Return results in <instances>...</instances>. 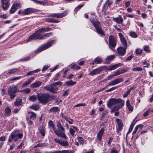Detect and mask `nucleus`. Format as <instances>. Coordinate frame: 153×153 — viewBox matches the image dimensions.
Segmentation results:
<instances>
[{
  "label": "nucleus",
  "mask_w": 153,
  "mask_h": 153,
  "mask_svg": "<svg viewBox=\"0 0 153 153\" xmlns=\"http://www.w3.org/2000/svg\"><path fill=\"white\" fill-rule=\"evenodd\" d=\"M90 21L93 24L97 33L103 36L105 35L102 28L101 24L100 22L97 20H95L92 18L90 19Z\"/></svg>",
  "instance_id": "obj_1"
},
{
  "label": "nucleus",
  "mask_w": 153,
  "mask_h": 153,
  "mask_svg": "<svg viewBox=\"0 0 153 153\" xmlns=\"http://www.w3.org/2000/svg\"><path fill=\"white\" fill-rule=\"evenodd\" d=\"M62 84L61 82H54L53 84L48 86L45 87L44 88H45L50 92L53 93H56L59 87H60Z\"/></svg>",
  "instance_id": "obj_2"
},
{
  "label": "nucleus",
  "mask_w": 153,
  "mask_h": 153,
  "mask_svg": "<svg viewBox=\"0 0 153 153\" xmlns=\"http://www.w3.org/2000/svg\"><path fill=\"white\" fill-rule=\"evenodd\" d=\"M57 126L58 129H54V132L58 137L66 139V136L63 132L64 131V128L59 122L57 123Z\"/></svg>",
  "instance_id": "obj_3"
},
{
  "label": "nucleus",
  "mask_w": 153,
  "mask_h": 153,
  "mask_svg": "<svg viewBox=\"0 0 153 153\" xmlns=\"http://www.w3.org/2000/svg\"><path fill=\"white\" fill-rule=\"evenodd\" d=\"M44 32L43 28L39 29L36 31L32 35L29 37V39L27 41V42H29L32 40L39 39L42 35L40 33Z\"/></svg>",
  "instance_id": "obj_4"
},
{
  "label": "nucleus",
  "mask_w": 153,
  "mask_h": 153,
  "mask_svg": "<svg viewBox=\"0 0 153 153\" xmlns=\"http://www.w3.org/2000/svg\"><path fill=\"white\" fill-rule=\"evenodd\" d=\"M18 92L16 86L12 85L10 86L8 89V93L10 96V99L11 100L14 99L16 96L15 94Z\"/></svg>",
  "instance_id": "obj_5"
},
{
  "label": "nucleus",
  "mask_w": 153,
  "mask_h": 153,
  "mask_svg": "<svg viewBox=\"0 0 153 153\" xmlns=\"http://www.w3.org/2000/svg\"><path fill=\"white\" fill-rule=\"evenodd\" d=\"M124 100L121 98H112L109 100L108 102H107V105L109 108H111L113 105L120 103V102H122Z\"/></svg>",
  "instance_id": "obj_6"
},
{
  "label": "nucleus",
  "mask_w": 153,
  "mask_h": 153,
  "mask_svg": "<svg viewBox=\"0 0 153 153\" xmlns=\"http://www.w3.org/2000/svg\"><path fill=\"white\" fill-rule=\"evenodd\" d=\"M55 41V40H52L50 42H49L47 43L46 44L42 45L39 48L37 49L35 51V53H39L48 48L51 46L52 44Z\"/></svg>",
  "instance_id": "obj_7"
},
{
  "label": "nucleus",
  "mask_w": 153,
  "mask_h": 153,
  "mask_svg": "<svg viewBox=\"0 0 153 153\" xmlns=\"http://www.w3.org/2000/svg\"><path fill=\"white\" fill-rule=\"evenodd\" d=\"M37 97L41 103H47L48 101L50 96L49 94H42L41 95L37 94Z\"/></svg>",
  "instance_id": "obj_8"
},
{
  "label": "nucleus",
  "mask_w": 153,
  "mask_h": 153,
  "mask_svg": "<svg viewBox=\"0 0 153 153\" xmlns=\"http://www.w3.org/2000/svg\"><path fill=\"white\" fill-rule=\"evenodd\" d=\"M109 47L110 48H114L117 44V40L115 37L112 35L109 36Z\"/></svg>",
  "instance_id": "obj_9"
},
{
  "label": "nucleus",
  "mask_w": 153,
  "mask_h": 153,
  "mask_svg": "<svg viewBox=\"0 0 153 153\" xmlns=\"http://www.w3.org/2000/svg\"><path fill=\"white\" fill-rule=\"evenodd\" d=\"M121 63H119L114 65L109 66L108 67H107L106 66H100V67L101 68H102V71L103 70H107L108 71H111L115 69L118 67L121 66Z\"/></svg>",
  "instance_id": "obj_10"
},
{
  "label": "nucleus",
  "mask_w": 153,
  "mask_h": 153,
  "mask_svg": "<svg viewBox=\"0 0 153 153\" xmlns=\"http://www.w3.org/2000/svg\"><path fill=\"white\" fill-rule=\"evenodd\" d=\"M116 121L118 124L117 127L116 129V132L117 133H119L122 130L123 126V123L122 120L120 119L116 118Z\"/></svg>",
  "instance_id": "obj_11"
},
{
  "label": "nucleus",
  "mask_w": 153,
  "mask_h": 153,
  "mask_svg": "<svg viewBox=\"0 0 153 153\" xmlns=\"http://www.w3.org/2000/svg\"><path fill=\"white\" fill-rule=\"evenodd\" d=\"M123 78H117L110 82L107 86L114 85L123 82Z\"/></svg>",
  "instance_id": "obj_12"
},
{
  "label": "nucleus",
  "mask_w": 153,
  "mask_h": 153,
  "mask_svg": "<svg viewBox=\"0 0 153 153\" xmlns=\"http://www.w3.org/2000/svg\"><path fill=\"white\" fill-rule=\"evenodd\" d=\"M37 10L32 8H29L26 9L22 11V15H28L37 12Z\"/></svg>",
  "instance_id": "obj_13"
},
{
  "label": "nucleus",
  "mask_w": 153,
  "mask_h": 153,
  "mask_svg": "<svg viewBox=\"0 0 153 153\" xmlns=\"http://www.w3.org/2000/svg\"><path fill=\"white\" fill-rule=\"evenodd\" d=\"M120 104H118L117 105L114 106L111 110V113H113L114 111H118L119 109L122 108L124 105L125 101H123L122 102L120 103Z\"/></svg>",
  "instance_id": "obj_14"
},
{
  "label": "nucleus",
  "mask_w": 153,
  "mask_h": 153,
  "mask_svg": "<svg viewBox=\"0 0 153 153\" xmlns=\"http://www.w3.org/2000/svg\"><path fill=\"white\" fill-rule=\"evenodd\" d=\"M118 35L120 37L121 43L123 46V47L127 48V42L123 35L121 33H118Z\"/></svg>",
  "instance_id": "obj_15"
},
{
  "label": "nucleus",
  "mask_w": 153,
  "mask_h": 153,
  "mask_svg": "<svg viewBox=\"0 0 153 153\" xmlns=\"http://www.w3.org/2000/svg\"><path fill=\"white\" fill-rule=\"evenodd\" d=\"M127 48H125L123 46H120L117 49L118 53L121 56H124L126 53V50Z\"/></svg>",
  "instance_id": "obj_16"
},
{
  "label": "nucleus",
  "mask_w": 153,
  "mask_h": 153,
  "mask_svg": "<svg viewBox=\"0 0 153 153\" xmlns=\"http://www.w3.org/2000/svg\"><path fill=\"white\" fill-rule=\"evenodd\" d=\"M1 2L2 4V8L4 10H6L9 7V0H1Z\"/></svg>",
  "instance_id": "obj_17"
},
{
  "label": "nucleus",
  "mask_w": 153,
  "mask_h": 153,
  "mask_svg": "<svg viewBox=\"0 0 153 153\" xmlns=\"http://www.w3.org/2000/svg\"><path fill=\"white\" fill-rule=\"evenodd\" d=\"M66 15V13L64 12L61 13H53L50 14L49 16L59 18H62Z\"/></svg>",
  "instance_id": "obj_18"
},
{
  "label": "nucleus",
  "mask_w": 153,
  "mask_h": 153,
  "mask_svg": "<svg viewBox=\"0 0 153 153\" xmlns=\"http://www.w3.org/2000/svg\"><path fill=\"white\" fill-rule=\"evenodd\" d=\"M69 67L71 69L74 71L78 70L81 68L80 67L77 65V64L74 63L71 64L70 65H69Z\"/></svg>",
  "instance_id": "obj_19"
},
{
  "label": "nucleus",
  "mask_w": 153,
  "mask_h": 153,
  "mask_svg": "<svg viewBox=\"0 0 153 153\" xmlns=\"http://www.w3.org/2000/svg\"><path fill=\"white\" fill-rule=\"evenodd\" d=\"M113 20L118 24H122L123 22L122 17L120 16L117 18H113Z\"/></svg>",
  "instance_id": "obj_20"
},
{
  "label": "nucleus",
  "mask_w": 153,
  "mask_h": 153,
  "mask_svg": "<svg viewBox=\"0 0 153 153\" xmlns=\"http://www.w3.org/2000/svg\"><path fill=\"white\" fill-rule=\"evenodd\" d=\"M109 1V0H107L105 2L102 9L101 11L102 13H104V14L105 13L108 9L107 4Z\"/></svg>",
  "instance_id": "obj_21"
},
{
  "label": "nucleus",
  "mask_w": 153,
  "mask_h": 153,
  "mask_svg": "<svg viewBox=\"0 0 153 153\" xmlns=\"http://www.w3.org/2000/svg\"><path fill=\"white\" fill-rule=\"evenodd\" d=\"M42 84V82L39 81H38L31 84L30 87L31 88H37L40 86Z\"/></svg>",
  "instance_id": "obj_22"
},
{
  "label": "nucleus",
  "mask_w": 153,
  "mask_h": 153,
  "mask_svg": "<svg viewBox=\"0 0 153 153\" xmlns=\"http://www.w3.org/2000/svg\"><path fill=\"white\" fill-rule=\"evenodd\" d=\"M102 60L100 57H97L95 58L93 62L91 63H90V64L94 65L95 63L97 64H100L102 62Z\"/></svg>",
  "instance_id": "obj_23"
},
{
  "label": "nucleus",
  "mask_w": 153,
  "mask_h": 153,
  "mask_svg": "<svg viewBox=\"0 0 153 153\" xmlns=\"http://www.w3.org/2000/svg\"><path fill=\"white\" fill-rule=\"evenodd\" d=\"M22 100L21 99L19 100H16V101L14 102V105L16 106H19L22 105Z\"/></svg>",
  "instance_id": "obj_24"
},
{
  "label": "nucleus",
  "mask_w": 153,
  "mask_h": 153,
  "mask_svg": "<svg viewBox=\"0 0 153 153\" xmlns=\"http://www.w3.org/2000/svg\"><path fill=\"white\" fill-rule=\"evenodd\" d=\"M52 34V33H45L44 35H42L41 36L40 38H39V39H44L46 38L51 36Z\"/></svg>",
  "instance_id": "obj_25"
},
{
  "label": "nucleus",
  "mask_w": 153,
  "mask_h": 153,
  "mask_svg": "<svg viewBox=\"0 0 153 153\" xmlns=\"http://www.w3.org/2000/svg\"><path fill=\"white\" fill-rule=\"evenodd\" d=\"M34 77H31L30 79H28L27 82H26L23 84V86H25L28 85L32 81L34 80Z\"/></svg>",
  "instance_id": "obj_26"
},
{
  "label": "nucleus",
  "mask_w": 153,
  "mask_h": 153,
  "mask_svg": "<svg viewBox=\"0 0 153 153\" xmlns=\"http://www.w3.org/2000/svg\"><path fill=\"white\" fill-rule=\"evenodd\" d=\"M59 110V108L56 107H54L51 108L49 109V112L53 113H56Z\"/></svg>",
  "instance_id": "obj_27"
},
{
  "label": "nucleus",
  "mask_w": 153,
  "mask_h": 153,
  "mask_svg": "<svg viewBox=\"0 0 153 153\" xmlns=\"http://www.w3.org/2000/svg\"><path fill=\"white\" fill-rule=\"evenodd\" d=\"M134 125H135L134 124V123L133 124L131 123V125H130V126L129 128L128 129V131L126 134V137H127V135L128 134H129L130 132H131V131H132Z\"/></svg>",
  "instance_id": "obj_28"
},
{
  "label": "nucleus",
  "mask_w": 153,
  "mask_h": 153,
  "mask_svg": "<svg viewBox=\"0 0 153 153\" xmlns=\"http://www.w3.org/2000/svg\"><path fill=\"white\" fill-rule=\"evenodd\" d=\"M84 5V3H83L80 5H79L77 7H76L74 11L76 13Z\"/></svg>",
  "instance_id": "obj_29"
},
{
  "label": "nucleus",
  "mask_w": 153,
  "mask_h": 153,
  "mask_svg": "<svg viewBox=\"0 0 153 153\" xmlns=\"http://www.w3.org/2000/svg\"><path fill=\"white\" fill-rule=\"evenodd\" d=\"M76 83V82L73 81L72 80L68 81V86H73Z\"/></svg>",
  "instance_id": "obj_30"
},
{
  "label": "nucleus",
  "mask_w": 153,
  "mask_h": 153,
  "mask_svg": "<svg viewBox=\"0 0 153 153\" xmlns=\"http://www.w3.org/2000/svg\"><path fill=\"white\" fill-rule=\"evenodd\" d=\"M129 35L131 37L134 38H137L138 36L137 34L134 31L130 32Z\"/></svg>",
  "instance_id": "obj_31"
},
{
  "label": "nucleus",
  "mask_w": 153,
  "mask_h": 153,
  "mask_svg": "<svg viewBox=\"0 0 153 153\" xmlns=\"http://www.w3.org/2000/svg\"><path fill=\"white\" fill-rule=\"evenodd\" d=\"M39 106L37 105H33L30 106V108L31 109H33L35 110H37L39 109Z\"/></svg>",
  "instance_id": "obj_32"
},
{
  "label": "nucleus",
  "mask_w": 153,
  "mask_h": 153,
  "mask_svg": "<svg viewBox=\"0 0 153 153\" xmlns=\"http://www.w3.org/2000/svg\"><path fill=\"white\" fill-rule=\"evenodd\" d=\"M12 5L14 6L15 9L17 10V9H19L21 7L20 4L18 3H14Z\"/></svg>",
  "instance_id": "obj_33"
},
{
  "label": "nucleus",
  "mask_w": 153,
  "mask_h": 153,
  "mask_svg": "<svg viewBox=\"0 0 153 153\" xmlns=\"http://www.w3.org/2000/svg\"><path fill=\"white\" fill-rule=\"evenodd\" d=\"M115 57L114 55H112L109 56H108L105 59L106 61H111Z\"/></svg>",
  "instance_id": "obj_34"
},
{
  "label": "nucleus",
  "mask_w": 153,
  "mask_h": 153,
  "mask_svg": "<svg viewBox=\"0 0 153 153\" xmlns=\"http://www.w3.org/2000/svg\"><path fill=\"white\" fill-rule=\"evenodd\" d=\"M77 139L81 144L83 145L84 144V139L82 137H77Z\"/></svg>",
  "instance_id": "obj_35"
},
{
  "label": "nucleus",
  "mask_w": 153,
  "mask_h": 153,
  "mask_svg": "<svg viewBox=\"0 0 153 153\" xmlns=\"http://www.w3.org/2000/svg\"><path fill=\"white\" fill-rule=\"evenodd\" d=\"M16 72V69H12L10 70L7 73V74L9 75L13 74Z\"/></svg>",
  "instance_id": "obj_36"
},
{
  "label": "nucleus",
  "mask_w": 153,
  "mask_h": 153,
  "mask_svg": "<svg viewBox=\"0 0 153 153\" xmlns=\"http://www.w3.org/2000/svg\"><path fill=\"white\" fill-rule=\"evenodd\" d=\"M29 99L30 100L33 102L36 100V96L34 95H33L32 96L29 97Z\"/></svg>",
  "instance_id": "obj_37"
},
{
  "label": "nucleus",
  "mask_w": 153,
  "mask_h": 153,
  "mask_svg": "<svg viewBox=\"0 0 153 153\" xmlns=\"http://www.w3.org/2000/svg\"><path fill=\"white\" fill-rule=\"evenodd\" d=\"M143 50L148 53H149L150 52L149 47L148 45L144 46Z\"/></svg>",
  "instance_id": "obj_38"
},
{
  "label": "nucleus",
  "mask_w": 153,
  "mask_h": 153,
  "mask_svg": "<svg viewBox=\"0 0 153 153\" xmlns=\"http://www.w3.org/2000/svg\"><path fill=\"white\" fill-rule=\"evenodd\" d=\"M11 112V109L8 107H7L5 109V113L6 115L8 116Z\"/></svg>",
  "instance_id": "obj_39"
},
{
  "label": "nucleus",
  "mask_w": 153,
  "mask_h": 153,
  "mask_svg": "<svg viewBox=\"0 0 153 153\" xmlns=\"http://www.w3.org/2000/svg\"><path fill=\"white\" fill-rule=\"evenodd\" d=\"M102 136V134H100L99 133H98L97 136V139L98 141H101Z\"/></svg>",
  "instance_id": "obj_40"
},
{
  "label": "nucleus",
  "mask_w": 153,
  "mask_h": 153,
  "mask_svg": "<svg viewBox=\"0 0 153 153\" xmlns=\"http://www.w3.org/2000/svg\"><path fill=\"white\" fill-rule=\"evenodd\" d=\"M118 88V87L117 86H115L114 87H113L109 89L105 90V91L106 92H111V91H113V90L116 89V88Z\"/></svg>",
  "instance_id": "obj_41"
},
{
  "label": "nucleus",
  "mask_w": 153,
  "mask_h": 153,
  "mask_svg": "<svg viewBox=\"0 0 153 153\" xmlns=\"http://www.w3.org/2000/svg\"><path fill=\"white\" fill-rule=\"evenodd\" d=\"M70 133L71 134V136L73 137H74L75 136H76L74 134V133H75V131L72 128H70L69 129Z\"/></svg>",
  "instance_id": "obj_42"
},
{
  "label": "nucleus",
  "mask_w": 153,
  "mask_h": 153,
  "mask_svg": "<svg viewBox=\"0 0 153 153\" xmlns=\"http://www.w3.org/2000/svg\"><path fill=\"white\" fill-rule=\"evenodd\" d=\"M142 68L141 67L134 68H133L132 70L133 71H141L142 70Z\"/></svg>",
  "instance_id": "obj_43"
},
{
  "label": "nucleus",
  "mask_w": 153,
  "mask_h": 153,
  "mask_svg": "<svg viewBox=\"0 0 153 153\" xmlns=\"http://www.w3.org/2000/svg\"><path fill=\"white\" fill-rule=\"evenodd\" d=\"M39 3L40 4L45 5H47L48 4V2L47 1L45 0L43 1H39Z\"/></svg>",
  "instance_id": "obj_44"
},
{
  "label": "nucleus",
  "mask_w": 153,
  "mask_h": 153,
  "mask_svg": "<svg viewBox=\"0 0 153 153\" xmlns=\"http://www.w3.org/2000/svg\"><path fill=\"white\" fill-rule=\"evenodd\" d=\"M31 90L29 88H27L23 90L22 91V92H23L24 93L26 94H28L31 91Z\"/></svg>",
  "instance_id": "obj_45"
},
{
  "label": "nucleus",
  "mask_w": 153,
  "mask_h": 153,
  "mask_svg": "<svg viewBox=\"0 0 153 153\" xmlns=\"http://www.w3.org/2000/svg\"><path fill=\"white\" fill-rule=\"evenodd\" d=\"M142 50L140 48H137L135 51V53L137 55L141 54Z\"/></svg>",
  "instance_id": "obj_46"
},
{
  "label": "nucleus",
  "mask_w": 153,
  "mask_h": 153,
  "mask_svg": "<svg viewBox=\"0 0 153 153\" xmlns=\"http://www.w3.org/2000/svg\"><path fill=\"white\" fill-rule=\"evenodd\" d=\"M16 9H15V7H14V6H12L10 10V13H15V12L16 10Z\"/></svg>",
  "instance_id": "obj_47"
},
{
  "label": "nucleus",
  "mask_w": 153,
  "mask_h": 153,
  "mask_svg": "<svg viewBox=\"0 0 153 153\" xmlns=\"http://www.w3.org/2000/svg\"><path fill=\"white\" fill-rule=\"evenodd\" d=\"M95 70L96 71L97 74H99L101 71H102V68H101L100 67L95 69Z\"/></svg>",
  "instance_id": "obj_48"
},
{
  "label": "nucleus",
  "mask_w": 153,
  "mask_h": 153,
  "mask_svg": "<svg viewBox=\"0 0 153 153\" xmlns=\"http://www.w3.org/2000/svg\"><path fill=\"white\" fill-rule=\"evenodd\" d=\"M32 114L30 116V119H32L33 120H34L36 118V114L33 112H30Z\"/></svg>",
  "instance_id": "obj_49"
},
{
  "label": "nucleus",
  "mask_w": 153,
  "mask_h": 153,
  "mask_svg": "<svg viewBox=\"0 0 153 153\" xmlns=\"http://www.w3.org/2000/svg\"><path fill=\"white\" fill-rule=\"evenodd\" d=\"M39 132L41 134L42 136H44L45 135V131L43 128H42L40 130Z\"/></svg>",
  "instance_id": "obj_50"
},
{
  "label": "nucleus",
  "mask_w": 153,
  "mask_h": 153,
  "mask_svg": "<svg viewBox=\"0 0 153 153\" xmlns=\"http://www.w3.org/2000/svg\"><path fill=\"white\" fill-rule=\"evenodd\" d=\"M53 153H67V151L66 150L56 151L54 152Z\"/></svg>",
  "instance_id": "obj_51"
},
{
  "label": "nucleus",
  "mask_w": 153,
  "mask_h": 153,
  "mask_svg": "<svg viewBox=\"0 0 153 153\" xmlns=\"http://www.w3.org/2000/svg\"><path fill=\"white\" fill-rule=\"evenodd\" d=\"M86 105V104L85 103H79L76 105H75L74 106V107H77L80 106H85Z\"/></svg>",
  "instance_id": "obj_52"
},
{
  "label": "nucleus",
  "mask_w": 153,
  "mask_h": 153,
  "mask_svg": "<svg viewBox=\"0 0 153 153\" xmlns=\"http://www.w3.org/2000/svg\"><path fill=\"white\" fill-rule=\"evenodd\" d=\"M128 68H127L126 69L125 68L123 69H121L120 71V72L121 73V74H123V73H126V72H127L128 71Z\"/></svg>",
  "instance_id": "obj_53"
},
{
  "label": "nucleus",
  "mask_w": 153,
  "mask_h": 153,
  "mask_svg": "<svg viewBox=\"0 0 153 153\" xmlns=\"http://www.w3.org/2000/svg\"><path fill=\"white\" fill-rule=\"evenodd\" d=\"M133 57V55H131L128 56V57H127L126 59V62H128L129 61H130Z\"/></svg>",
  "instance_id": "obj_54"
},
{
  "label": "nucleus",
  "mask_w": 153,
  "mask_h": 153,
  "mask_svg": "<svg viewBox=\"0 0 153 153\" xmlns=\"http://www.w3.org/2000/svg\"><path fill=\"white\" fill-rule=\"evenodd\" d=\"M114 74H113L114 76L121 74V73H120V70H117L114 72Z\"/></svg>",
  "instance_id": "obj_55"
},
{
  "label": "nucleus",
  "mask_w": 153,
  "mask_h": 153,
  "mask_svg": "<svg viewBox=\"0 0 153 153\" xmlns=\"http://www.w3.org/2000/svg\"><path fill=\"white\" fill-rule=\"evenodd\" d=\"M138 129L139 128H138V126H136L134 128V131L133 132V133L132 134L133 135H134V134H135L136 133Z\"/></svg>",
  "instance_id": "obj_56"
},
{
  "label": "nucleus",
  "mask_w": 153,
  "mask_h": 153,
  "mask_svg": "<svg viewBox=\"0 0 153 153\" xmlns=\"http://www.w3.org/2000/svg\"><path fill=\"white\" fill-rule=\"evenodd\" d=\"M104 131H105L104 128L102 127L101 128L100 130L98 133H99L100 134L103 135V134H104Z\"/></svg>",
  "instance_id": "obj_57"
},
{
  "label": "nucleus",
  "mask_w": 153,
  "mask_h": 153,
  "mask_svg": "<svg viewBox=\"0 0 153 153\" xmlns=\"http://www.w3.org/2000/svg\"><path fill=\"white\" fill-rule=\"evenodd\" d=\"M89 75L91 76H93L94 75L97 74L96 73L95 69L94 70L92 71H91V72L89 74Z\"/></svg>",
  "instance_id": "obj_58"
},
{
  "label": "nucleus",
  "mask_w": 153,
  "mask_h": 153,
  "mask_svg": "<svg viewBox=\"0 0 153 153\" xmlns=\"http://www.w3.org/2000/svg\"><path fill=\"white\" fill-rule=\"evenodd\" d=\"M30 59V57L29 56H27L24 58H22L21 60L22 61H25L29 60Z\"/></svg>",
  "instance_id": "obj_59"
},
{
  "label": "nucleus",
  "mask_w": 153,
  "mask_h": 153,
  "mask_svg": "<svg viewBox=\"0 0 153 153\" xmlns=\"http://www.w3.org/2000/svg\"><path fill=\"white\" fill-rule=\"evenodd\" d=\"M23 136V134H18L15 135V137H18L19 139H21Z\"/></svg>",
  "instance_id": "obj_60"
},
{
  "label": "nucleus",
  "mask_w": 153,
  "mask_h": 153,
  "mask_svg": "<svg viewBox=\"0 0 153 153\" xmlns=\"http://www.w3.org/2000/svg\"><path fill=\"white\" fill-rule=\"evenodd\" d=\"M108 113V110H107L105 111L104 112H103L102 113V117H104L105 115L107 114Z\"/></svg>",
  "instance_id": "obj_61"
},
{
  "label": "nucleus",
  "mask_w": 153,
  "mask_h": 153,
  "mask_svg": "<svg viewBox=\"0 0 153 153\" xmlns=\"http://www.w3.org/2000/svg\"><path fill=\"white\" fill-rule=\"evenodd\" d=\"M59 144L63 146H67V142L64 141H62Z\"/></svg>",
  "instance_id": "obj_62"
},
{
  "label": "nucleus",
  "mask_w": 153,
  "mask_h": 153,
  "mask_svg": "<svg viewBox=\"0 0 153 153\" xmlns=\"http://www.w3.org/2000/svg\"><path fill=\"white\" fill-rule=\"evenodd\" d=\"M150 109H149L145 113H144L143 114V116L144 117H146L147 116L150 112Z\"/></svg>",
  "instance_id": "obj_63"
},
{
  "label": "nucleus",
  "mask_w": 153,
  "mask_h": 153,
  "mask_svg": "<svg viewBox=\"0 0 153 153\" xmlns=\"http://www.w3.org/2000/svg\"><path fill=\"white\" fill-rule=\"evenodd\" d=\"M86 149H84L83 150L82 153H94V151L93 150H91L90 151L86 152Z\"/></svg>",
  "instance_id": "obj_64"
}]
</instances>
